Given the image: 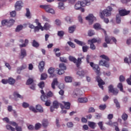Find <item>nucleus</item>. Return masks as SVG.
<instances>
[{
	"mask_svg": "<svg viewBox=\"0 0 131 131\" xmlns=\"http://www.w3.org/2000/svg\"><path fill=\"white\" fill-rule=\"evenodd\" d=\"M113 8L111 6H108L106 9L103 10L102 11L100 12V17L101 19H104V16L110 17Z\"/></svg>",
	"mask_w": 131,
	"mask_h": 131,
	"instance_id": "nucleus-1",
	"label": "nucleus"
},
{
	"mask_svg": "<svg viewBox=\"0 0 131 131\" xmlns=\"http://www.w3.org/2000/svg\"><path fill=\"white\" fill-rule=\"evenodd\" d=\"M90 5H91V2L84 0L82 2L78 1L76 3L74 7L76 10H80L81 7H85V6H90Z\"/></svg>",
	"mask_w": 131,
	"mask_h": 131,
	"instance_id": "nucleus-2",
	"label": "nucleus"
},
{
	"mask_svg": "<svg viewBox=\"0 0 131 131\" xmlns=\"http://www.w3.org/2000/svg\"><path fill=\"white\" fill-rule=\"evenodd\" d=\"M100 58H102V59H104V60H101L99 61V65L100 66H105V67H106L107 68H109V63H108L107 61H110L109 57L108 56L105 55H102L100 56Z\"/></svg>",
	"mask_w": 131,
	"mask_h": 131,
	"instance_id": "nucleus-3",
	"label": "nucleus"
},
{
	"mask_svg": "<svg viewBox=\"0 0 131 131\" xmlns=\"http://www.w3.org/2000/svg\"><path fill=\"white\" fill-rule=\"evenodd\" d=\"M102 31L103 32V33L105 35V42H106V43L109 44V43H112L111 42V40H113V42H115V45L117 44V40H116V38H115V37H110L109 36H108V35H107V32L106 31V30H105L104 29H102Z\"/></svg>",
	"mask_w": 131,
	"mask_h": 131,
	"instance_id": "nucleus-4",
	"label": "nucleus"
},
{
	"mask_svg": "<svg viewBox=\"0 0 131 131\" xmlns=\"http://www.w3.org/2000/svg\"><path fill=\"white\" fill-rule=\"evenodd\" d=\"M69 59L70 61H71V62H73V63L76 64L77 67H79L81 64V63H82L81 60L82 59H84V56H82L81 58H78V59H77L75 57L72 56H70Z\"/></svg>",
	"mask_w": 131,
	"mask_h": 131,
	"instance_id": "nucleus-5",
	"label": "nucleus"
},
{
	"mask_svg": "<svg viewBox=\"0 0 131 131\" xmlns=\"http://www.w3.org/2000/svg\"><path fill=\"white\" fill-rule=\"evenodd\" d=\"M15 23V20L13 19H10L9 20L7 19H4L2 21V24L3 26H7V27H11L13 26Z\"/></svg>",
	"mask_w": 131,
	"mask_h": 131,
	"instance_id": "nucleus-6",
	"label": "nucleus"
},
{
	"mask_svg": "<svg viewBox=\"0 0 131 131\" xmlns=\"http://www.w3.org/2000/svg\"><path fill=\"white\" fill-rule=\"evenodd\" d=\"M40 8H41V9H44L47 13L55 14V10L51 8V6L50 5H40Z\"/></svg>",
	"mask_w": 131,
	"mask_h": 131,
	"instance_id": "nucleus-7",
	"label": "nucleus"
},
{
	"mask_svg": "<svg viewBox=\"0 0 131 131\" xmlns=\"http://www.w3.org/2000/svg\"><path fill=\"white\" fill-rule=\"evenodd\" d=\"M33 81V79L30 78L27 80L26 84L27 85H29L31 84V85L30 86V88L31 89V90H33V91H34L35 90V85H36V84H35V83H34Z\"/></svg>",
	"mask_w": 131,
	"mask_h": 131,
	"instance_id": "nucleus-8",
	"label": "nucleus"
},
{
	"mask_svg": "<svg viewBox=\"0 0 131 131\" xmlns=\"http://www.w3.org/2000/svg\"><path fill=\"white\" fill-rule=\"evenodd\" d=\"M59 68L60 69L58 70V74H59V75H62V74H63L65 72L64 70H66L67 69L66 66H65L64 63H60Z\"/></svg>",
	"mask_w": 131,
	"mask_h": 131,
	"instance_id": "nucleus-9",
	"label": "nucleus"
},
{
	"mask_svg": "<svg viewBox=\"0 0 131 131\" xmlns=\"http://www.w3.org/2000/svg\"><path fill=\"white\" fill-rule=\"evenodd\" d=\"M130 13V10H126V9H121L119 11V15H120L121 17H124V16H127L129 15Z\"/></svg>",
	"mask_w": 131,
	"mask_h": 131,
	"instance_id": "nucleus-10",
	"label": "nucleus"
},
{
	"mask_svg": "<svg viewBox=\"0 0 131 131\" xmlns=\"http://www.w3.org/2000/svg\"><path fill=\"white\" fill-rule=\"evenodd\" d=\"M90 64L93 70H94L96 73L99 74V73H100V67H99V65L95 64L93 62H90Z\"/></svg>",
	"mask_w": 131,
	"mask_h": 131,
	"instance_id": "nucleus-11",
	"label": "nucleus"
},
{
	"mask_svg": "<svg viewBox=\"0 0 131 131\" xmlns=\"http://www.w3.org/2000/svg\"><path fill=\"white\" fill-rule=\"evenodd\" d=\"M85 19L86 20H88V21H89V24H92L94 21H96L97 20L93 14H89L88 16L85 17Z\"/></svg>",
	"mask_w": 131,
	"mask_h": 131,
	"instance_id": "nucleus-12",
	"label": "nucleus"
},
{
	"mask_svg": "<svg viewBox=\"0 0 131 131\" xmlns=\"http://www.w3.org/2000/svg\"><path fill=\"white\" fill-rule=\"evenodd\" d=\"M96 80L98 83V86H99V88H100V89L102 90H104V86L103 85L105 84V82H104V81H103V80L101 79L100 76L97 77Z\"/></svg>",
	"mask_w": 131,
	"mask_h": 131,
	"instance_id": "nucleus-13",
	"label": "nucleus"
},
{
	"mask_svg": "<svg viewBox=\"0 0 131 131\" xmlns=\"http://www.w3.org/2000/svg\"><path fill=\"white\" fill-rule=\"evenodd\" d=\"M48 72L50 75V77H56V74H54L55 73V68L53 67L50 68L48 70Z\"/></svg>",
	"mask_w": 131,
	"mask_h": 131,
	"instance_id": "nucleus-14",
	"label": "nucleus"
},
{
	"mask_svg": "<svg viewBox=\"0 0 131 131\" xmlns=\"http://www.w3.org/2000/svg\"><path fill=\"white\" fill-rule=\"evenodd\" d=\"M22 4H23L22 1L16 2L15 5L16 11H20V10L22 9Z\"/></svg>",
	"mask_w": 131,
	"mask_h": 131,
	"instance_id": "nucleus-15",
	"label": "nucleus"
},
{
	"mask_svg": "<svg viewBox=\"0 0 131 131\" xmlns=\"http://www.w3.org/2000/svg\"><path fill=\"white\" fill-rule=\"evenodd\" d=\"M45 65H46V63L43 61H41L39 63L38 68L40 72H42V71H43V70L45 69Z\"/></svg>",
	"mask_w": 131,
	"mask_h": 131,
	"instance_id": "nucleus-16",
	"label": "nucleus"
},
{
	"mask_svg": "<svg viewBox=\"0 0 131 131\" xmlns=\"http://www.w3.org/2000/svg\"><path fill=\"white\" fill-rule=\"evenodd\" d=\"M26 56H27L26 50L24 49H21L20 50V59H24V57H26Z\"/></svg>",
	"mask_w": 131,
	"mask_h": 131,
	"instance_id": "nucleus-17",
	"label": "nucleus"
},
{
	"mask_svg": "<svg viewBox=\"0 0 131 131\" xmlns=\"http://www.w3.org/2000/svg\"><path fill=\"white\" fill-rule=\"evenodd\" d=\"M40 93L41 94V95L40 96V99L41 101H46L47 100V95L45 94V92H43V90H41Z\"/></svg>",
	"mask_w": 131,
	"mask_h": 131,
	"instance_id": "nucleus-18",
	"label": "nucleus"
},
{
	"mask_svg": "<svg viewBox=\"0 0 131 131\" xmlns=\"http://www.w3.org/2000/svg\"><path fill=\"white\" fill-rule=\"evenodd\" d=\"M57 84H58V79L54 78L51 84V86L53 90H55L56 89V88L55 87V85H57Z\"/></svg>",
	"mask_w": 131,
	"mask_h": 131,
	"instance_id": "nucleus-19",
	"label": "nucleus"
},
{
	"mask_svg": "<svg viewBox=\"0 0 131 131\" xmlns=\"http://www.w3.org/2000/svg\"><path fill=\"white\" fill-rule=\"evenodd\" d=\"M77 74L79 76V78H82L84 77L85 73L83 71H79L77 72Z\"/></svg>",
	"mask_w": 131,
	"mask_h": 131,
	"instance_id": "nucleus-20",
	"label": "nucleus"
},
{
	"mask_svg": "<svg viewBox=\"0 0 131 131\" xmlns=\"http://www.w3.org/2000/svg\"><path fill=\"white\" fill-rule=\"evenodd\" d=\"M62 103L64 105V107L65 109H67L68 110L70 109V105H71L70 102L62 101Z\"/></svg>",
	"mask_w": 131,
	"mask_h": 131,
	"instance_id": "nucleus-21",
	"label": "nucleus"
},
{
	"mask_svg": "<svg viewBox=\"0 0 131 131\" xmlns=\"http://www.w3.org/2000/svg\"><path fill=\"white\" fill-rule=\"evenodd\" d=\"M32 46L34 48H36V49H37V48H39L40 45H39V43H38V42H37L35 40H33L32 42Z\"/></svg>",
	"mask_w": 131,
	"mask_h": 131,
	"instance_id": "nucleus-22",
	"label": "nucleus"
},
{
	"mask_svg": "<svg viewBox=\"0 0 131 131\" xmlns=\"http://www.w3.org/2000/svg\"><path fill=\"white\" fill-rule=\"evenodd\" d=\"M28 43H29V40L26 39L25 40V43L19 45V48H25V47H27V46H28Z\"/></svg>",
	"mask_w": 131,
	"mask_h": 131,
	"instance_id": "nucleus-23",
	"label": "nucleus"
},
{
	"mask_svg": "<svg viewBox=\"0 0 131 131\" xmlns=\"http://www.w3.org/2000/svg\"><path fill=\"white\" fill-rule=\"evenodd\" d=\"M98 125L100 129L101 130H106V127H105V126H103V122L102 121H100V122H98Z\"/></svg>",
	"mask_w": 131,
	"mask_h": 131,
	"instance_id": "nucleus-24",
	"label": "nucleus"
},
{
	"mask_svg": "<svg viewBox=\"0 0 131 131\" xmlns=\"http://www.w3.org/2000/svg\"><path fill=\"white\" fill-rule=\"evenodd\" d=\"M75 29H76V26H72L69 28V33H73L74 31H75Z\"/></svg>",
	"mask_w": 131,
	"mask_h": 131,
	"instance_id": "nucleus-25",
	"label": "nucleus"
},
{
	"mask_svg": "<svg viewBox=\"0 0 131 131\" xmlns=\"http://www.w3.org/2000/svg\"><path fill=\"white\" fill-rule=\"evenodd\" d=\"M51 27H52V26H51L50 24L46 23L43 27V29H45V30H49Z\"/></svg>",
	"mask_w": 131,
	"mask_h": 131,
	"instance_id": "nucleus-26",
	"label": "nucleus"
},
{
	"mask_svg": "<svg viewBox=\"0 0 131 131\" xmlns=\"http://www.w3.org/2000/svg\"><path fill=\"white\" fill-rule=\"evenodd\" d=\"M36 110L37 111V112H40V113L43 112V109L40 105H37L36 106Z\"/></svg>",
	"mask_w": 131,
	"mask_h": 131,
	"instance_id": "nucleus-27",
	"label": "nucleus"
},
{
	"mask_svg": "<svg viewBox=\"0 0 131 131\" xmlns=\"http://www.w3.org/2000/svg\"><path fill=\"white\" fill-rule=\"evenodd\" d=\"M75 42H76L77 45H79V46H81L82 47V46H85V42L81 41L78 40L77 39H75L74 40Z\"/></svg>",
	"mask_w": 131,
	"mask_h": 131,
	"instance_id": "nucleus-28",
	"label": "nucleus"
},
{
	"mask_svg": "<svg viewBox=\"0 0 131 131\" xmlns=\"http://www.w3.org/2000/svg\"><path fill=\"white\" fill-rule=\"evenodd\" d=\"M79 103H86L88 102V98H79L78 99Z\"/></svg>",
	"mask_w": 131,
	"mask_h": 131,
	"instance_id": "nucleus-29",
	"label": "nucleus"
},
{
	"mask_svg": "<svg viewBox=\"0 0 131 131\" xmlns=\"http://www.w3.org/2000/svg\"><path fill=\"white\" fill-rule=\"evenodd\" d=\"M88 41L91 43H95L96 42H98L99 43V42H101V39L98 40L96 38H93L91 40H89Z\"/></svg>",
	"mask_w": 131,
	"mask_h": 131,
	"instance_id": "nucleus-30",
	"label": "nucleus"
},
{
	"mask_svg": "<svg viewBox=\"0 0 131 131\" xmlns=\"http://www.w3.org/2000/svg\"><path fill=\"white\" fill-rule=\"evenodd\" d=\"M93 27L95 29H96V30H98L99 29H101V30L103 31V29H104L101 28V25L98 23L94 24Z\"/></svg>",
	"mask_w": 131,
	"mask_h": 131,
	"instance_id": "nucleus-31",
	"label": "nucleus"
},
{
	"mask_svg": "<svg viewBox=\"0 0 131 131\" xmlns=\"http://www.w3.org/2000/svg\"><path fill=\"white\" fill-rule=\"evenodd\" d=\"M89 126L91 127V128H96V123L94 122H89L88 123Z\"/></svg>",
	"mask_w": 131,
	"mask_h": 131,
	"instance_id": "nucleus-32",
	"label": "nucleus"
},
{
	"mask_svg": "<svg viewBox=\"0 0 131 131\" xmlns=\"http://www.w3.org/2000/svg\"><path fill=\"white\" fill-rule=\"evenodd\" d=\"M15 82H16V80L12 77H10L8 78V83L9 84H14Z\"/></svg>",
	"mask_w": 131,
	"mask_h": 131,
	"instance_id": "nucleus-33",
	"label": "nucleus"
},
{
	"mask_svg": "<svg viewBox=\"0 0 131 131\" xmlns=\"http://www.w3.org/2000/svg\"><path fill=\"white\" fill-rule=\"evenodd\" d=\"M59 104L60 103H59L58 101L55 100L53 101L52 105L54 106L56 108V109H58V108H59Z\"/></svg>",
	"mask_w": 131,
	"mask_h": 131,
	"instance_id": "nucleus-34",
	"label": "nucleus"
},
{
	"mask_svg": "<svg viewBox=\"0 0 131 131\" xmlns=\"http://www.w3.org/2000/svg\"><path fill=\"white\" fill-rule=\"evenodd\" d=\"M121 16L119 14H117V15H116V21L118 24H119V23H120V22H121Z\"/></svg>",
	"mask_w": 131,
	"mask_h": 131,
	"instance_id": "nucleus-35",
	"label": "nucleus"
},
{
	"mask_svg": "<svg viewBox=\"0 0 131 131\" xmlns=\"http://www.w3.org/2000/svg\"><path fill=\"white\" fill-rule=\"evenodd\" d=\"M48 124H49L48 120L44 119L42 121V125L43 126V127H47V126H48Z\"/></svg>",
	"mask_w": 131,
	"mask_h": 131,
	"instance_id": "nucleus-36",
	"label": "nucleus"
},
{
	"mask_svg": "<svg viewBox=\"0 0 131 131\" xmlns=\"http://www.w3.org/2000/svg\"><path fill=\"white\" fill-rule=\"evenodd\" d=\"M34 31L35 32H36V31H38L39 30V29H41V30L42 31H43V27L41 26V27L40 26H36V27H34Z\"/></svg>",
	"mask_w": 131,
	"mask_h": 131,
	"instance_id": "nucleus-37",
	"label": "nucleus"
},
{
	"mask_svg": "<svg viewBox=\"0 0 131 131\" xmlns=\"http://www.w3.org/2000/svg\"><path fill=\"white\" fill-rule=\"evenodd\" d=\"M124 61L125 63H127V64L131 63V54L129 55V61L128 58H127V57H126L124 58Z\"/></svg>",
	"mask_w": 131,
	"mask_h": 131,
	"instance_id": "nucleus-38",
	"label": "nucleus"
},
{
	"mask_svg": "<svg viewBox=\"0 0 131 131\" xmlns=\"http://www.w3.org/2000/svg\"><path fill=\"white\" fill-rule=\"evenodd\" d=\"M26 10L27 11L26 16L27 18H28V19H30L31 18V15H30V11L28 8H26Z\"/></svg>",
	"mask_w": 131,
	"mask_h": 131,
	"instance_id": "nucleus-39",
	"label": "nucleus"
},
{
	"mask_svg": "<svg viewBox=\"0 0 131 131\" xmlns=\"http://www.w3.org/2000/svg\"><path fill=\"white\" fill-rule=\"evenodd\" d=\"M23 29V26L21 25H18L17 26L15 31L16 32H19V31H21Z\"/></svg>",
	"mask_w": 131,
	"mask_h": 131,
	"instance_id": "nucleus-40",
	"label": "nucleus"
},
{
	"mask_svg": "<svg viewBox=\"0 0 131 131\" xmlns=\"http://www.w3.org/2000/svg\"><path fill=\"white\" fill-rule=\"evenodd\" d=\"M46 78H48V75L46 73H42L41 75L40 80H46Z\"/></svg>",
	"mask_w": 131,
	"mask_h": 131,
	"instance_id": "nucleus-41",
	"label": "nucleus"
},
{
	"mask_svg": "<svg viewBox=\"0 0 131 131\" xmlns=\"http://www.w3.org/2000/svg\"><path fill=\"white\" fill-rule=\"evenodd\" d=\"M58 8L60 9V10H64V9H65V7H64V3H63V2H60L58 3Z\"/></svg>",
	"mask_w": 131,
	"mask_h": 131,
	"instance_id": "nucleus-42",
	"label": "nucleus"
},
{
	"mask_svg": "<svg viewBox=\"0 0 131 131\" xmlns=\"http://www.w3.org/2000/svg\"><path fill=\"white\" fill-rule=\"evenodd\" d=\"M114 102L115 103L116 106L117 108V109H119L120 108V104H119L118 100H117V99H114Z\"/></svg>",
	"mask_w": 131,
	"mask_h": 131,
	"instance_id": "nucleus-43",
	"label": "nucleus"
},
{
	"mask_svg": "<svg viewBox=\"0 0 131 131\" xmlns=\"http://www.w3.org/2000/svg\"><path fill=\"white\" fill-rule=\"evenodd\" d=\"M60 51L59 48H56L54 49V52L55 53V55L56 57H60L61 56V53H57V52Z\"/></svg>",
	"mask_w": 131,
	"mask_h": 131,
	"instance_id": "nucleus-44",
	"label": "nucleus"
},
{
	"mask_svg": "<svg viewBox=\"0 0 131 131\" xmlns=\"http://www.w3.org/2000/svg\"><path fill=\"white\" fill-rule=\"evenodd\" d=\"M13 96L14 98H19V99H23V97H22V96H21L18 93H17V92H14L13 93Z\"/></svg>",
	"mask_w": 131,
	"mask_h": 131,
	"instance_id": "nucleus-45",
	"label": "nucleus"
},
{
	"mask_svg": "<svg viewBox=\"0 0 131 131\" xmlns=\"http://www.w3.org/2000/svg\"><path fill=\"white\" fill-rule=\"evenodd\" d=\"M117 88L119 89L120 92H123V85L122 83H119L118 84Z\"/></svg>",
	"mask_w": 131,
	"mask_h": 131,
	"instance_id": "nucleus-46",
	"label": "nucleus"
},
{
	"mask_svg": "<svg viewBox=\"0 0 131 131\" xmlns=\"http://www.w3.org/2000/svg\"><path fill=\"white\" fill-rule=\"evenodd\" d=\"M64 34H65V33L63 31H59L57 33V35L59 36L60 37H63L64 36Z\"/></svg>",
	"mask_w": 131,
	"mask_h": 131,
	"instance_id": "nucleus-47",
	"label": "nucleus"
},
{
	"mask_svg": "<svg viewBox=\"0 0 131 131\" xmlns=\"http://www.w3.org/2000/svg\"><path fill=\"white\" fill-rule=\"evenodd\" d=\"M66 82H72V78L70 76H67L65 77Z\"/></svg>",
	"mask_w": 131,
	"mask_h": 131,
	"instance_id": "nucleus-48",
	"label": "nucleus"
},
{
	"mask_svg": "<svg viewBox=\"0 0 131 131\" xmlns=\"http://www.w3.org/2000/svg\"><path fill=\"white\" fill-rule=\"evenodd\" d=\"M27 67V66H26V64H23L20 68L17 69V72H19V71H21V70H24V69H26Z\"/></svg>",
	"mask_w": 131,
	"mask_h": 131,
	"instance_id": "nucleus-49",
	"label": "nucleus"
},
{
	"mask_svg": "<svg viewBox=\"0 0 131 131\" xmlns=\"http://www.w3.org/2000/svg\"><path fill=\"white\" fill-rule=\"evenodd\" d=\"M6 128L8 130L15 131V128L12 127L10 125H7Z\"/></svg>",
	"mask_w": 131,
	"mask_h": 131,
	"instance_id": "nucleus-50",
	"label": "nucleus"
},
{
	"mask_svg": "<svg viewBox=\"0 0 131 131\" xmlns=\"http://www.w3.org/2000/svg\"><path fill=\"white\" fill-rule=\"evenodd\" d=\"M128 117V116H127V114L125 113L123 114V115H122V119H123V120H124V121L127 120Z\"/></svg>",
	"mask_w": 131,
	"mask_h": 131,
	"instance_id": "nucleus-51",
	"label": "nucleus"
},
{
	"mask_svg": "<svg viewBox=\"0 0 131 131\" xmlns=\"http://www.w3.org/2000/svg\"><path fill=\"white\" fill-rule=\"evenodd\" d=\"M40 127H41V124H40L39 123H37L35 125V129H36V130H37V129H39V128H40Z\"/></svg>",
	"mask_w": 131,
	"mask_h": 131,
	"instance_id": "nucleus-52",
	"label": "nucleus"
},
{
	"mask_svg": "<svg viewBox=\"0 0 131 131\" xmlns=\"http://www.w3.org/2000/svg\"><path fill=\"white\" fill-rule=\"evenodd\" d=\"M47 97V100H48V98H51L53 96V92L52 91H49L46 95Z\"/></svg>",
	"mask_w": 131,
	"mask_h": 131,
	"instance_id": "nucleus-53",
	"label": "nucleus"
},
{
	"mask_svg": "<svg viewBox=\"0 0 131 131\" xmlns=\"http://www.w3.org/2000/svg\"><path fill=\"white\" fill-rule=\"evenodd\" d=\"M39 88H40V89H41L42 90V89H43V88H45V82L43 81H41L38 84Z\"/></svg>",
	"mask_w": 131,
	"mask_h": 131,
	"instance_id": "nucleus-54",
	"label": "nucleus"
},
{
	"mask_svg": "<svg viewBox=\"0 0 131 131\" xmlns=\"http://www.w3.org/2000/svg\"><path fill=\"white\" fill-rule=\"evenodd\" d=\"M65 20L68 23H71V22H72V19L70 16H67L65 18Z\"/></svg>",
	"mask_w": 131,
	"mask_h": 131,
	"instance_id": "nucleus-55",
	"label": "nucleus"
},
{
	"mask_svg": "<svg viewBox=\"0 0 131 131\" xmlns=\"http://www.w3.org/2000/svg\"><path fill=\"white\" fill-rule=\"evenodd\" d=\"M89 48L87 46H83L82 47V51L83 53H86L88 52V50H89Z\"/></svg>",
	"mask_w": 131,
	"mask_h": 131,
	"instance_id": "nucleus-56",
	"label": "nucleus"
},
{
	"mask_svg": "<svg viewBox=\"0 0 131 131\" xmlns=\"http://www.w3.org/2000/svg\"><path fill=\"white\" fill-rule=\"evenodd\" d=\"M100 110H105L106 109V104H101L99 106Z\"/></svg>",
	"mask_w": 131,
	"mask_h": 131,
	"instance_id": "nucleus-57",
	"label": "nucleus"
},
{
	"mask_svg": "<svg viewBox=\"0 0 131 131\" xmlns=\"http://www.w3.org/2000/svg\"><path fill=\"white\" fill-rule=\"evenodd\" d=\"M95 35V33L94 32L93 30H90L88 32V35L89 36H93V35Z\"/></svg>",
	"mask_w": 131,
	"mask_h": 131,
	"instance_id": "nucleus-58",
	"label": "nucleus"
},
{
	"mask_svg": "<svg viewBox=\"0 0 131 131\" xmlns=\"http://www.w3.org/2000/svg\"><path fill=\"white\" fill-rule=\"evenodd\" d=\"M118 92H119V91H118V90L114 89L111 93H112V94H113V95H114L115 96H116L118 94Z\"/></svg>",
	"mask_w": 131,
	"mask_h": 131,
	"instance_id": "nucleus-59",
	"label": "nucleus"
},
{
	"mask_svg": "<svg viewBox=\"0 0 131 131\" xmlns=\"http://www.w3.org/2000/svg\"><path fill=\"white\" fill-rule=\"evenodd\" d=\"M80 92L79 90H75L73 92L74 97H76L77 96H78V92Z\"/></svg>",
	"mask_w": 131,
	"mask_h": 131,
	"instance_id": "nucleus-60",
	"label": "nucleus"
},
{
	"mask_svg": "<svg viewBox=\"0 0 131 131\" xmlns=\"http://www.w3.org/2000/svg\"><path fill=\"white\" fill-rule=\"evenodd\" d=\"M68 43L69 44V45L70 46V47H71V48H72L73 49H74V48H75V45H74V43H73L71 41H68Z\"/></svg>",
	"mask_w": 131,
	"mask_h": 131,
	"instance_id": "nucleus-61",
	"label": "nucleus"
},
{
	"mask_svg": "<svg viewBox=\"0 0 131 131\" xmlns=\"http://www.w3.org/2000/svg\"><path fill=\"white\" fill-rule=\"evenodd\" d=\"M119 80L120 82H123V81L125 80V78H124V76H123V75H121L120 76V77H119Z\"/></svg>",
	"mask_w": 131,
	"mask_h": 131,
	"instance_id": "nucleus-62",
	"label": "nucleus"
},
{
	"mask_svg": "<svg viewBox=\"0 0 131 131\" xmlns=\"http://www.w3.org/2000/svg\"><path fill=\"white\" fill-rule=\"evenodd\" d=\"M10 16L11 17H15L16 16V11H13L10 12Z\"/></svg>",
	"mask_w": 131,
	"mask_h": 131,
	"instance_id": "nucleus-63",
	"label": "nucleus"
},
{
	"mask_svg": "<svg viewBox=\"0 0 131 131\" xmlns=\"http://www.w3.org/2000/svg\"><path fill=\"white\" fill-rule=\"evenodd\" d=\"M126 81L129 85H131V75L130 76L129 78L127 79Z\"/></svg>",
	"mask_w": 131,
	"mask_h": 131,
	"instance_id": "nucleus-64",
	"label": "nucleus"
}]
</instances>
